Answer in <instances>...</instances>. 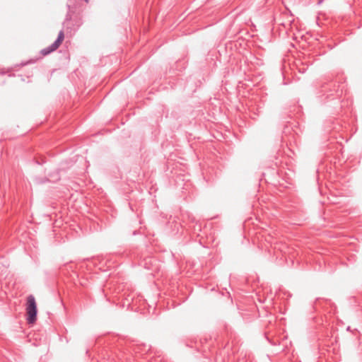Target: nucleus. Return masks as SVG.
<instances>
[{"mask_svg":"<svg viewBox=\"0 0 362 362\" xmlns=\"http://www.w3.org/2000/svg\"><path fill=\"white\" fill-rule=\"evenodd\" d=\"M26 320L28 324H33L37 320V304L35 301V298L33 295H29L27 297V303H26Z\"/></svg>","mask_w":362,"mask_h":362,"instance_id":"f257e3e1","label":"nucleus"},{"mask_svg":"<svg viewBox=\"0 0 362 362\" xmlns=\"http://www.w3.org/2000/svg\"><path fill=\"white\" fill-rule=\"evenodd\" d=\"M64 39V33L63 30H60L56 40L52 45L48 46L47 47L42 49L40 51L41 54L43 56H46V55L52 53V52L57 50L61 44L62 43Z\"/></svg>","mask_w":362,"mask_h":362,"instance_id":"f03ea898","label":"nucleus"},{"mask_svg":"<svg viewBox=\"0 0 362 362\" xmlns=\"http://www.w3.org/2000/svg\"><path fill=\"white\" fill-rule=\"evenodd\" d=\"M69 11L66 15V20L74 21L75 22L74 25L76 26V28H78L83 23L81 15L79 13L77 14L71 13L70 7L69 6Z\"/></svg>","mask_w":362,"mask_h":362,"instance_id":"7ed1b4c3","label":"nucleus"},{"mask_svg":"<svg viewBox=\"0 0 362 362\" xmlns=\"http://www.w3.org/2000/svg\"><path fill=\"white\" fill-rule=\"evenodd\" d=\"M341 93H342V90H341V92L339 93V89H337V90H336V95H337V96H340V95H341Z\"/></svg>","mask_w":362,"mask_h":362,"instance_id":"20e7f679","label":"nucleus"},{"mask_svg":"<svg viewBox=\"0 0 362 362\" xmlns=\"http://www.w3.org/2000/svg\"><path fill=\"white\" fill-rule=\"evenodd\" d=\"M86 3H88L89 1V0H84Z\"/></svg>","mask_w":362,"mask_h":362,"instance_id":"39448f33","label":"nucleus"}]
</instances>
